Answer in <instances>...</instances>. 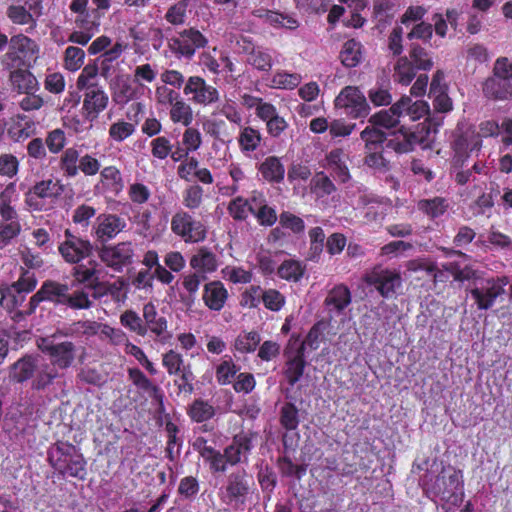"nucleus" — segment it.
I'll list each match as a JSON object with an SVG mask.
<instances>
[{
  "label": "nucleus",
  "instance_id": "obj_58",
  "mask_svg": "<svg viewBox=\"0 0 512 512\" xmlns=\"http://www.w3.org/2000/svg\"><path fill=\"white\" fill-rule=\"evenodd\" d=\"M323 338V333L320 329V325L314 324L309 330L304 341H302L296 349H302L301 351L305 354V349L308 347L310 350H316L319 348L320 342Z\"/></svg>",
  "mask_w": 512,
  "mask_h": 512
},
{
  "label": "nucleus",
  "instance_id": "obj_46",
  "mask_svg": "<svg viewBox=\"0 0 512 512\" xmlns=\"http://www.w3.org/2000/svg\"><path fill=\"white\" fill-rule=\"evenodd\" d=\"M261 341L260 334L256 331L244 332L235 339L234 347L241 353L254 352Z\"/></svg>",
  "mask_w": 512,
  "mask_h": 512
},
{
  "label": "nucleus",
  "instance_id": "obj_41",
  "mask_svg": "<svg viewBox=\"0 0 512 512\" xmlns=\"http://www.w3.org/2000/svg\"><path fill=\"white\" fill-rule=\"evenodd\" d=\"M304 271L305 267L299 261L289 259L278 267L277 273L282 279L297 282L303 277Z\"/></svg>",
  "mask_w": 512,
  "mask_h": 512
},
{
  "label": "nucleus",
  "instance_id": "obj_29",
  "mask_svg": "<svg viewBox=\"0 0 512 512\" xmlns=\"http://www.w3.org/2000/svg\"><path fill=\"white\" fill-rule=\"evenodd\" d=\"M259 172L262 177L271 183H280L284 179L285 168L276 156L267 157L260 165Z\"/></svg>",
  "mask_w": 512,
  "mask_h": 512
},
{
  "label": "nucleus",
  "instance_id": "obj_12",
  "mask_svg": "<svg viewBox=\"0 0 512 512\" xmlns=\"http://www.w3.org/2000/svg\"><path fill=\"white\" fill-rule=\"evenodd\" d=\"M183 93L186 96L191 95L189 100L197 105L209 106L219 101V91L207 84L205 79L200 76H191L185 83Z\"/></svg>",
  "mask_w": 512,
  "mask_h": 512
},
{
  "label": "nucleus",
  "instance_id": "obj_33",
  "mask_svg": "<svg viewBox=\"0 0 512 512\" xmlns=\"http://www.w3.org/2000/svg\"><path fill=\"white\" fill-rule=\"evenodd\" d=\"M40 199L58 198L64 192V185L52 179L36 182L30 189Z\"/></svg>",
  "mask_w": 512,
  "mask_h": 512
},
{
  "label": "nucleus",
  "instance_id": "obj_36",
  "mask_svg": "<svg viewBox=\"0 0 512 512\" xmlns=\"http://www.w3.org/2000/svg\"><path fill=\"white\" fill-rule=\"evenodd\" d=\"M7 16L14 24L29 25L25 31L32 33L36 28V20L32 14L23 6L11 5L7 9Z\"/></svg>",
  "mask_w": 512,
  "mask_h": 512
},
{
  "label": "nucleus",
  "instance_id": "obj_25",
  "mask_svg": "<svg viewBox=\"0 0 512 512\" xmlns=\"http://www.w3.org/2000/svg\"><path fill=\"white\" fill-rule=\"evenodd\" d=\"M324 303L330 312L340 314L351 303V292L347 286L337 285L328 292Z\"/></svg>",
  "mask_w": 512,
  "mask_h": 512
},
{
  "label": "nucleus",
  "instance_id": "obj_17",
  "mask_svg": "<svg viewBox=\"0 0 512 512\" xmlns=\"http://www.w3.org/2000/svg\"><path fill=\"white\" fill-rule=\"evenodd\" d=\"M39 355L25 354L16 362L9 366L8 377L11 382L23 384L28 380H32L36 370Z\"/></svg>",
  "mask_w": 512,
  "mask_h": 512
},
{
  "label": "nucleus",
  "instance_id": "obj_20",
  "mask_svg": "<svg viewBox=\"0 0 512 512\" xmlns=\"http://www.w3.org/2000/svg\"><path fill=\"white\" fill-rule=\"evenodd\" d=\"M96 221L95 234L101 242L112 239L126 226L125 220L115 214H100Z\"/></svg>",
  "mask_w": 512,
  "mask_h": 512
},
{
  "label": "nucleus",
  "instance_id": "obj_11",
  "mask_svg": "<svg viewBox=\"0 0 512 512\" xmlns=\"http://www.w3.org/2000/svg\"><path fill=\"white\" fill-rule=\"evenodd\" d=\"M207 42L200 31L189 28L181 31L179 36L170 38L168 46L173 53L190 59L195 54L196 49L205 47Z\"/></svg>",
  "mask_w": 512,
  "mask_h": 512
},
{
  "label": "nucleus",
  "instance_id": "obj_44",
  "mask_svg": "<svg viewBox=\"0 0 512 512\" xmlns=\"http://www.w3.org/2000/svg\"><path fill=\"white\" fill-rule=\"evenodd\" d=\"M188 414L193 421L204 422L215 415V409L208 402L196 399L191 404Z\"/></svg>",
  "mask_w": 512,
  "mask_h": 512
},
{
  "label": "nucleus",
  "instance_id": "obj_30",
  "mask_svg": "<svg viewBox=\"0 0 512 512\" xmlns=\"http://www.w3.org/2000/svg\"><path fill=\"white\" fill-rule=\"evenodd\" d=\"M144 325L147 331L150 330L156 336H163L167 329V320L165 317H159L156 307L148 302L143 306Z\"/></svg>",
  "mask_w": 512,
  "mask_h": 512
},
{
  "label": "nucleus",
  "instance_id": "obj_57",
  "mask_svg": "<svg viewBox=\"0 0 512 512\" xmlns=\"http://www.w3.org/2000/svg\"><path fill=\"white\" fill-rule=\"evenodd\" d=\"M300 82L301 76L296 73L277 72L272 78L273 85L281 89H293L298 86Z\"/></svg>",
  "mask_w": 512,
  "mask_h": 512
},
{
  "label": "nucleus",
  "instance_id": "obj_64",
  "mask_svg": "<svg viewBox=\"0 0 512 512\" xmlns=\"http://www.w3.org/2000/svg\"><path fill=\"white\" fill-rule=\"evenodd\" d=\"M203 197V189L199 185H193L186 189L183 203L189 209H196L200 206Z\"/></svg>",
  "mask_w": 512,
  "mask_h": 512
},
{
  "label": "nucleus",
  "instance_id": "obj_13",
  "mask_svg": "<svg viewBox=\"0 0 512 512\" xmlns=\"http://www.w3.org/2000/svg\"><path fill=\"white\" fill-rule=\"evenodd\" d=\"M366 282L369 285H373L381 296L390 298L401 287L402 278L396 270L375 268L367 275Z\"/></svg>",
  "mask_w": 512,
  "mask_h": 512
},
{
  "label": "nucleus",
  "instance_id": "obj_56",
  "mask_svg": "<svg viewBox=\"0 0 512 512\" xmlns=\"http://www.w3.org/2000/svg\"><path fill=\"white\" fill-rule=\"evenodd\" d=\"M260 141V133L251 127L244 128L239 137V143L244 151H254Z\"/></svg>",
  "mask_w": 512,
  "mask_h": 512
},
{
  "label": "nucleus",
  "instance_id": "obj_55",
  "mask_svg": "<svg viewBox=\"0 0 512 512\" xmlns=\"http://www.w3.org/2000/svg\"><path fill=\"white\" fill-rule=\"evenodd\" d=\"M188 2L189 0H180L172 5L168 9L165 19L173 25L183 24L185 22Z\"/></svg>",
  "mask_w": 512,
  "mask_h": 512
},
{
  "label": "nucleus",
  "instance_id": "obj_54",
  "mask_svg": "<svg viewBox=\"0 0 512 512\" xmlns=\"http://www.w3.org/2000/svg\"><path fill=\"white\" fill-rule=\"evenodd\" d=\"M37 282L34 273L24 270L19 279L11 285V288L17 293H29L36 288Z\"/></svg>",
  "mask_w": 512,
  "mask_h": 512
},
{
  "label": "nucleus",
  "instance_id": "obj_8",
  "mask_svg": "<svg viewBox=\"0 0 512 512\" xmlns=\"http://www.w3.org/2000/svg\"><path fill=\"white\" fill-rule=\"evenodd\" d=\"M65 240L58 246V251L65 262L78 264L92 255L93 245L89 240L74 235L69 229L64 232Z\"/></svg>",
  "mask_w": 512,
  "mask_h": 512
},
{
  "label": "nucleus",
  "instance_id": "obj_48",
  "mask_svg": "<svg viewBox=\"0 0 512 512\" xmlns=\"http://www.w3.org/2000/svg\"><path fill=\"white\" fill-rule=\"evenodd\" d=\"M80 157L78 150L75 148H68L63 152L60 166L66 176L75 177L78 174L79 165H77V163Z\"/></svg>",
  "mask_w": 512,
  "mask_h": 512
},
{
  "label": "nucleus",
  "instance_id": "obj_1",
  "mask_svg": "<svg viewBox=\"0 0 512 512\" xmlns=\"http://www.w3.org/2000/svg\"><path fill=\"white\" fill-rule=\"evenodd\" d=\"M47 461L62 476L86 478L87 461L80 448L67 441L58 440L52 444L47 450Z\"/></svg>",
  "mask_w": 512,
  "mask_h": 512
},
{
  "label": "nucleus",
  "instance_id": "obj_18",
  "mask_svg": "<svg viewBox=\"0 0 512 512\" xmlns=\"http://www.w3.org/2000/svg\"><path fill=\"white\" fill-rule=\"evenodd\" d=\"M301 350L302 349H295L293 351L290 342L289 347L285 350L284 353L287 360L285 362L283 374L291 387H293L301 379L307 365L305 354H303Z\"/></svg>",
  "mask_w": 512,
  "mask_h": 512
},
{
  "label": "nucleus",
  "instance_id": "obj_47",
  "mask_svg": "<svg viewBox=\"0 0 512 512\" xmlns=\"http://www.w3.org/2000/svg\"><path fill=\"white\" fill-rule=\"evenodd\" d=\"M310 185L311 191L315 193L317 197H325L336 191V186L332 180L323 172L317 173L311 179Z\"/></svg>",
  "mask_w": 512,
  "mask_h": 512
},
{
  "label": "nucleus",
  "instance_id": "obj_10",
  "mask_svg": "<svg viewBox=\"0 0 512 512\" xmlns=\"http://www.w3.org/2000/svg\"><path fill=\"white\" fill-rule=\"evenodd\" d=\"M69 287L54 280H46L40 289L30 297L27 314H33L41 302L47 301L54 305H64Z\"/></svg>",
  "mask_w": 512,
  "mask_h": 512
},
{
  "label": "nucleus",
  "instance_id": "obj_3",
  "mask_svg": "<svg viewBox=\"0 0 512 512\" xmlns=\"http://www.w3.org/2000/svg\"><path fill=\"white\" fill-rule=\"evenodd\" d=\"M69 335H72L71 329H58L50 336L37 339L38 349L49 356L50 364L56 369H68L76 359L77 347L72 341H56L59 336L67 337Z\"/></svg>",
  "mask_w": 512,
  "mask_h": 512
},
{
  "label": "nucleus",
  "instance_id": "obj_24",
  "mask_svg": "<svg viewBox=\"0 0 512 512\" xmlns=\"http://www.w3.org/2000/svg\"><path fill=\"white\" fill-rule=\"evenodd\" d=\"M59 377L58 369L47 362H37V370L31 380V389L44 391Z\"/></svg>",
  "mask_w": 512,
  "mask_h": 512
},
{
  "label": "nucleus",
  "instance_id": "obj_53",
  "mask_svg": "<svg viewBox=\"0 0 512 512\" xmlns=\"http://www.w3.org/2000/svg\"><path fill=\"white\" fill-rule=\"evenodd\" d=\"M85 52L75 46H69L65 50V67L70 71L78 70L84 63Z\"/></svg>",
  "mask_w": 512,
  "mask_h": 512
},
{
  "label": "nucleus",
  "instance_id": "obj_50",
  "mask_svg": "<svg viewBox=\"0 0 512 512\" xmlns=\"http://www.w3.org/2000/svg\"><path fill=\"white\" fill-rule=\"evenodd\" d=\"M162 364L169 375H178L182 372V369L191 367L190 364L185 365L183 356L174 350H169L163 354Z\"/></svg>",
  "mask_w": 512,
  "mask_h": 512
},
{
  "label": "nucleus",
  "instance_id": "obj_43",
  "mask_svg": "<svg viewBox=\"0 0 512 512\" xmlns=\"http://www.w3.org/2000/svg\"><path fill=\"white\" fill-rule=\"evenodd\" d=\"M120 323L139 336L147 335V327L144 325V320L133 310L123 312L120 316Z\"/></svg>",
  "mask_w": 512,
  "mask_h": 512
},
{
  "label": "nucleus",
  "instance_id": "obj_19",
  "mask_svg": "<svg viewBox=\"0 0 512 512\" xmlns=\"http://www.w3.org/2000/svg\"><path fill=\"white\" fill-rule=\"evenodd\" d=\"M108 105V95L99 85L85 91L83 101V115L86 120H95L100 112Z\"/></svg>",
  "mask_w": 512,
  "mask_h": 512
},
{
  "label": "nucleus",
  "instance_id": "obj_16",
  "mask_svg": "<svg viewBox=\"0 0 512 512\" xmlns=\"http://www.w3.org/2000/svg\"><path fill=\"white\" fill-rule=\"evenodd\" d=\"M96 260H89L87 264H75L71 270L72 276L79 284L86 288L98 291L102 288L101 270Z\"/></svg>",
  "mask_w": 512,
  "mask_h": 512
},
{
  "label": "nucleus",
  "instance_id": "obj_45",
  "mask_svg": "<svg viewBox=\"0 0 512 512\" xmlns=\"http://www.w3.org/2000/svg\"><path fill=\"white\" fill-rule=\"evenodd\" d=\"M98 73H100V70L96 63L86 65L78 76L76 82L77 89L87 91L99 86L96 82Z\"/></svg>",
  "mask_w": 512,
  "mask_h": 512
},
{
  "label": "nucleus",
  "instance_id": "obj_4",
  "mask_svg": "<svg viewBox=\"0 0 512 512\" xmlns=\"http://www.w3.org/2000/svg\"><path fill=\"white\" fill-rule=\"evenodd\" d=\"M39 51L40 48L33 39L21 33L13 35L2 63L7 68H29L36 63Z\"/></svg>",
  "mask_w": 512,
  "mask_h": 512
},
{
  "label": "nucleus",
  "instance_id": "obj_34",
  "mask_svg": "<svg viewBox=\"0 0 512 512\" xmlns=\"http://www.w3.org/2000/svg\"><path fill=\"white\" fill-rule=\"evenodd\" d=\"M193 269H203L204 272H214L218 267L216 255L206 247H201L190 259Z\"/></svg>",
  "mask_w": 512,
  "mask_h": 512
},
{
  "label": "nucleus",
  "instance_id": "obj_35",
  "mask_svg": "<svg viewBox=\"0 0 512 512\" xmlns=\"http://www.w3.org/2000/svg\"><path fill=\"white\" fill-rule=\"evenodd\" d=\"M415 69L408 57H399L394 66V81L402 85H409L416 76Z\"/></svg>",
  "mask_w": 512,
  "mask_h": 512
},
{
  "label": "nucleus",
  "instance_id": "obj_49",
  "mask_svg": "<svg viewBox=\"0 0 512 512\" xmlns=\"http://www.w3.org/2000/svg\"><path fill=\"white\" fill-rule=\"evenodd\" d=\"M397 107H390L386 110H381L369 118V123L373 126H381L386 129L394 128L399 124V118L395 115Z\"/></svg>",
  "mask_w": 512,
  "mask_h": 512
},
{
  "label": "nucleus",
  "instance_id": "obj_28",
  "mask_svg": "<svg viewBox=\"0 0 512 512\" xmlns=\"http://www.w3.org/2000/svg\"><path fill=\"white\" fill-rule=\"evenodd\" d=\"M247 53V63L258 71L269 72L273 66V59L268 49L263 47L247 46L244 48Z\"/></svg>",
  "mask_w": 512,
  "mask_h": 512
},
{
  "label": "nucleus",
  "instance_id": "obj_21",
  "mask_svg": "<svg viewBox=\"0 0 512 512\" xmlns=\"http://www.w3.org/2000/svg\"><path fill=\"white\" fill-rule=\"evenodd\" d=\"M202 299L210 310L220 311L228 299V291L221 281H210L204 285Z\"/></svg>",
  "mask_w": 512,
  "mask_h": 512
},
{
  "label": "nucleus",
  "instance_id": "obj_32",
  "mask_svg": "<svg viewBox=\"0 0 512 512\" xmlns=\"http://www.w3.org/2000/svg\"><path fill=\"white\" fill-rule=\"evenodd\" d=\"M341 63L347 68L356 67L362 60V45L355 39L347 40L340 51Z\"/></svg>",
  "mask_w": 512,
  "mask_h": 512
},
{
  "label": "nucleus",
  "instance_id": "obj_5",
  "mask_svg": "<svg viewBox=\"0 0 512 512\" xmlns=\"http://www.w3.org/2000/svg\"><path fill=\"white\" fill-rule=\"evenodd\" d=\"M426 491L429 495L439 497L442 501L458 500L463 495V479L460 470L452 467L443 468Z\"/></svg>",
  "mask_w": 512,
  "mask_h": 512
},
{
  "label": "nucleus",
  "instance_id": "obj_40",
  "mask_svg": "<svg viewBox=\"0 0 512 512\" xmlns=\"http://www.w3.org/2000/svg\"><path fill=\"white\" fill-rule=\"evenodd\" d=\"M170 118L174 123L189 126L193 121V110L189 104L179 98L171 105Z\"/></svg>",
  "mask_w": 512,
  "mask_h": 512
},
{
  "label": "nucleus",
  "instance_id": "obj_39",
  "mask_svg": "<svg viewBox=\"0 0 512 512\" xmlns=\"http://www.w3.org/2000/svg\"><path fill=\"white\" fill-rule=\"evenodd\" d=\"M280 425L287 431H294L298 428L299 409L292 402H286L282 405L279 412Z\"/></svg>",
  "mask_w": 512,
  "mask_h": 512
},
{
  "label": "nucleus",
  "instance_id": "obj_31",
  "mask_svg": "<svg viewBox=\"0 0 512 512\" xmlns=\"http://www.w3.org/2000/svg\"><path fill=\"white\" fill-rule=\"evenodd\" d=\"M503 293L500 286L492 285L488 288H474L471 295L475 299L478 309L488 310L491 308L499 295Z\"/></svg>",
  "mask_w": 512,
  "mask_h": 512
},
{
  "label": "nucleus",
  "instance_id": "obj_22",
  "mask_svg": "<svg viewBox=\"0 0 512 512\" xmlns=\"http://www.w3.org/2000/svg\"><path fill=\"white\" fill-rule=\"evenodd\" d=\"M129 380L137 389L148 393L149 397L163 407L164 394L161 388L154 384L139 368L128 369Z\"/></svg>",
  "mask_w": 512,
  "mask_h": 512
},
{
  "label": "nucleus",
  "instance_id": "obj_14",
  "mask_svg": "<svg viewBox=\"0 0 512 512\" xmlns=\"http://www.w3.org/2000/svg\"><path fill=\"white\" fill-rule=\"evenodd\" d=\"M253 434L241 432L236 434L224 448L230 466L248 464L249 455L253 449Z\"/></svg>",
  "mask_w": 512,
  "mask_h": 512
},
{
  "label": "nucleus",
  "instance_id": "obj_6",
  "mask_svg": "<svg viewBox=\"0 0 512 512\" xmlns=\"http://www.w3.org/2000/svg\"><path fill=\"white\" fill-rule=\"evenodd\" d=\"M253 478L246 469L240 468L232 471L226 478L223 499L226 503L243 504L252 492Z\"/></svg>",
  "mask_w": 512,
  "mask_h": 512
},
{
  "label": "nucleus",
  "instance_id": "obj_60",
  "mask_svg": "<svg viewBox=\"0 0 512 512\" xmlns=\"http://www.w3.org/2000/svg\"><path fill=\"white\" fill-rule=\"evenodd\" d=\"M239 371L232 360H224L216 369V378L221 385L231 383L232 378Z\"/></svg>",
  "mask_w": 512,
  "mask_h": 512
},
{
  "label": "nucleus",
  "instance_id": "obj_42",
  "mask_svg": "<svg viewBox=\"0 0 512 512\" xmlns=\"http://www.w3.org/2000/svg\"><path fill=\"white\" fill-rule=\"evenodd\" d=\"M410 61L417 70L429 71L433 61L428 51L418 44H412L409 51Z\"/></svg>",
  "mask_w": 512,
  "mask_h": 512
},
{
  "label": "nucleus",
  "instance_id": "obj_61",
  "mask_svg": "<svg viewBox=\"0 0 512 512\" xmlns=\"http://www.w3.org/2000/svg\"><path fill=\"white\" fill-rule=\"evenodd\" d=\"M179 378L174 380V385L178 388L180 393L191 395L194 391L193 380L195 378L191 367L182 369L179 374Z\"/></svg>",
  "mask_w": 512,
  "mask_h": 512
},
{
  "label": "nucleus",
  "instance_id": "obj_7",
  "mask_svg": "<svg viewBox=\"0 0 512 512\" xmlns=\"http://www.w3.org/2000/svg\"><path fill=\"white\" fill-rule=\"evenodd\" d=\"M337 108H344L352 118H364L370 113V106L362 91L355 86H346L335 99Z\"/></svg>",
  "mask_w": 512,
  "mask_h": 512
},
{
  "label": "nucleus",
  "instance_id": "obj_37",
  "mask_svg": "<svg viewBox=\"0 0 512 512\" xmlns=\"http://www.w3.org/2000/svg\"><path fill=\"white\" fill-rule=\"evenodd\" d=\"M418 210L425 213L431 219L442 216L448 208L446 199L434 197L432 199H422L417 204Z\"/></svg>",
  "mask_w": 512,
  "mask_h": 512
},
{
  "label": "nucleus",
  "instance_id": "obj_9",
  "mask_svg": "<svg viewBox=\"0 0 512 512\" xmlns=\"http://www.w3.org/2000/svg\"><path fill=\"white\" fill-rule=\"evenodd\" d=\"M171 230L174 234L183 238L185 242H199L206 237L204 225L185 211H178L173 215Z\"/></svg>",
  "mask_w": 512,
  "mask_h": 512
},
{
  "label": "nucleus",
  "instance_id": "obj_38",
  "mask_svg": "<svg viewBox=\"0 0 512 512\" xmlns=\"http://www.w3.org/2000/svg\"><path fill=\"white\" fill-rule=\"evenodd\" d=\"M361 139L365 142L367 151H377L383 149V145L389 141L386 134L373 127H366L360 134Z\"/></svg>",
  "mask_w": 512,
  "mask_h": 512
},
{
  "label": "nucleus",
  "instance_id": "obj_23",
  "mask_svg": "<svg viewBox=\"0 0 512 512\" xmlns=\"http://www.w3.org/2000/svg\"><path fill=\"white\" fill-rule=\"evenodd\" d=\"M483 94L492 100H507L512 98V80L489 77L483 84Z\"/></svg>",
  "mask_w": 512,
  "mask_h": 512
},
{
  "label": "nucleus",
  "instance_id": "obj_2",
  "mask_svg": "<svg viewBox=\"0 0 512 512\" xmlns=\"http://www.w3.org/2000/svg\"><path fill=\"white\" fill-rule=\"evenodd\" d=\"M443 118L429 119L418 126V131L409 132L401 127L397 132H393L392 138L386 143L387 149H392L397 153H408L412 151L416 145L423 148H431L435 141L438 128L442 125Z\"/></svg>",
  "mask_w": 512,
  "mask_h": 512
},
{
  "label": "nucleus",
  "instance_id": "obj_26",
  "mask_svg": "<svg viewBox=\"0 0 512 512\" xmlns=\"http://www.w3.org/2000/svg\"><path fill=\"white\" fill-rule=\"evenodd\" d=\"M112 99L116 104H126L136 97V89L131 85L128 77L117 76L111 83Z\"/></svg>",
  "mask_w": 512,
  "mask_h": 512
},
{
  "label": "nucleus",
  "instance_id": "obj_52",
  "mask_svg": "<svg viewBox=\"0 0 512 512\" xmlns=\"http://www.w3.org/2000/svg\"><path fill=\"white\" fill-rule=\"evenodd\" d=\"M200 490L199 481L194 476H186L180 480L178 494L186 500H192Z\"/></svg>",
  "mask_w": 512,
  "mask_h": 512
},
{
  "label": "nucleus",
  "instance_id": "obj_51",
  "mask_svg": "<svg viewBox=\"0 0 512 512\" xmlns=\"http://www.w3.org/2000/svg\"><path fill=\"white\" fill-rule=\"evenodd\" d=\"M92 301L89 299V295L84 290H76L72 294L67 293L65 306L71 309H89L92 306Z\"/></svg>",
  "mask_w": 512,
  "mask_h": 512
},
{
  "label": "nucleus",
  "instance_id": "obj_27",
  "mask_svg": "<svg viewBox=\"0 0 512 512\" xmlns=\"http://www.w3.org/2000/svg\"><path fill=\"white\" fill-rule=\"evenodd\" d=\"M15 68L10 73L12 87L19 93L30 94L38 88V81L35 76L26 69Z\"/></svg>",
  "mask_w": 512,
  "mask_h": 512
},
{
  "label": "nucleus",
  "instance_id": "obj_59",
  "mask_svg": "<svg viewBox=\"0 0 512 512\" xmlns=\"http://www.w3.org/2000/svg\"><path fill=\"white\" fill-rule=\"evenodd\" d=\"M135 131V126L132 123L125 121H118L113 123L109 129L110 137L117 141L122 142L129 136H131Z\"/></svg>",
  "mask_w": 512,
  "mask_h": 512
},
{
  "label": "nucleus",
  "instance_id": "obj_62",
  "mask_svg": "<svg viewBox=\"0 0 512 512\" xmlns=\"http://www.w3.org/2000/svg\"><path fill=\"white\" fill-rule=\"evenodd\" d=\"M265 307L271 311H279L285 304V297L275 289H268L262 293Z\"/></svg>",
  "mask_w": 512,
  "mask_h": 512
},
{
  "label": "nucleus",
  "instance_id": "obj_15",
  "mask_svg": "<svg viewBox=\"0 0 512 512\" xmlns=\"http://www.w3.org/2000/svg\"><path fill=\"white\" fill-rule=\"evenodd\" d=\"M99 258L107 266L115 271H121L122 267L131 262L133 248L130 242L118 243L115 246H103L98 252Z\"/></svg>",
  "mask_w": 512,
  "mask_h": 512
},
{
  "label": "nucleus",
  "instance_id": "obj_63",
  "mask_svg": "<svg viewBox=\"0 0 512 512\" xmlns=\"http://www.w3.org/2000/svg\"><path fill=\"white\" fill-rule=\"evenodd\" d=\"M19 170V161L16 156L12 154L0 155V175L13 178L17 175Z\"/></svg>",
  "mask_w": 512,
  "mask_h": 512
}]
</instances>
